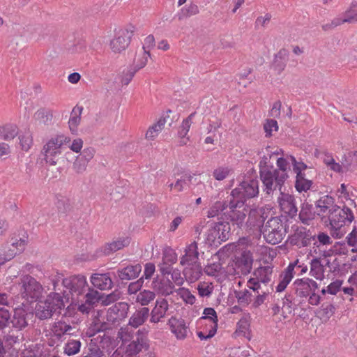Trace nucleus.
<instances>
[{"label": "nucleus", "instance_id": "28", "mask_svg": "<svg viewBox=\"0 0 357 357\" xmlns=\"http://www.w3.org/2000/svg\"><path fill=\"white\" fill-rule=\"evenodd\" d=\"M289 59V51L284 48L279 50L275 55L273 63L274 70L280 75L285 68Z\"/></svg>", "mask_w": 357, "mask_h": 357}, {"label": "nucleus", "instance_id": "13", "mask_svg": "<svg viewBox=\"0 0 357 357\" xmlns=\"http://www.w3.org/2000/svg\"><path fill=\"white\" fill-rule=\"evenodd\" d=\"M293 233L288 236L287 243L298 248L307 247L312 241L315 240V236L312 234L310 229L302 227L296 226L292 227Z\"/></svg>", "mask_w": 357, "mask_h": 357}, {"label": "nucleus", "instance_id": "43", "mask_svg": "<svg viewBox=\"0 0 357 357\" xmlns=\"http://www.w3.org/2000/svg\"><path fill=\"white\" fill-rule=\"evenodd\" d=\"M166 123L165 118H161L158 121L151 126L146 133V138L149 140L154 139L163 129Z\"/></svg>", "mask_w": 357, "mask_h": 357}, {"label": "nucleus", "instance_id": "27", "mask_svg": "<svg viewBox=\"0 0 357 357\" xmlns=\"http://www.w3.org/2000/svg\"><path fill=\"white\" fill-rule=\"evenodd\" d=\"M249 318L248 317H243L237 322L236 331L232 335L234 338L243 337L249 340H250V324Z\"/></svg>", "mask_w": 357, "mask_h": 357}, {"label": "nucleus", "instance_id": "34", "mask_svg": "<svg viewBox=\"0 0 357 357\" xmlns=\"http://www.w3.org/2000/svg\"><path fill=\"white\" fill-rule=\"evenodd\" d=\"M315 213L317 211H314L312 204L303 203L298 215L303 224L309 225V222L314 218Z\"/></svg>", "mask_w": 357, "mask_h": 357}, {"label": "nucleus", "instance_id": "62", "mask_svg": "<svg viewBox=\"0 0 357 357\" xmlns=\"http://www.w3.org/2000/svg\"><path fill=\"white\" fill-rule=\"evenodd\" d=\"M192 176L189 174H185L181 178H178L174 185V188L178 192H181L187 182H191Z\"/></svg>", "mask_w": 357, "mask_h": 357}, {"label": "nucleus", "instance_id": "22", "mask_svg": "<svg viewBox=\"0 0 357 357\" xmlns=\"http://www.w3.org/2000/svg\"><path fill=\"white\" fill-rule=\"evenodd\" d=\"M168 302L166 299L162 298L157 300L155 305L150 313V321L152 323H158L166 315L168 310Z\"/></svg>", "mask_w": 357, "mask_h": 357}, {"label": "nucleus", "instance_id": "4", "mask_svg": "<svg viewBox=\"0 0 357 357\" xmlns=\"http://www.w3.org/2000/svg\"><path fill=\"white\" fill-rule=\"evenodd\" d=\"M70 138L64 135H56L49 139L43 145L40 154L50 165L57 164L59 156L70 142Z\"/></svg>", "mask_w": 357, "mask_h": 357}, {"label": "nucleus", "instance_id": "50", "mask_svg": "<svg viewBox=\"0 0 357 357\" xmlns=\"http://www.w3.org/2000/svg\"><path fill=\"white\" fill-rule=\"evenodd\" d=\"M3 342H5L6 348L8 347L9 349L12 348L13 346L20 342V337L19 335H15L13 330H8V332L3 336V338L1 339Z\"/></svg>", "mask_w": 357, "mask_h": 357}, {"label": "nucleus", "instance_id": "51", "mask_svg": "<svg viewBox=\"0 0 357 357\" xmlns=\"http://www.w3.org/2000/svg\"><path fill=\"white\" fill-rule=\"evenodd\" d=\"M84 298L86 304L93 306L101 301V294L96 290L89 289V291L86 294Z\"/></svg>", "mask_w": 357, "mask_h": 357}, {"label": "nucleus", "instance_id": "37", "mask_svg": "<svg viewBox=\"0 0 357 357\" xmlns=\"http://www.w3.org/2000/svg\"><path fill=\"white\" fill-rule=\"evenodd\" d=\"M253 259L250 253H243L237 261L238 267L241 268L242 274L249 273L252 269Z\"/></svg>", "mask_w": 357, "mask_h": 357}, {"label": "nucleus", "instance_id": "26", "mask_svg": "<svg viewBox=\"0 0 357 357\" xmlns=\"http://www.w3.org/2000/svg\"><path fill=\"white\" fill-rule=\"evenodd\" d=\"M130 243V238L129 237H120L116 241L106 243L102 247V250L104 255H109L114 252L128 246Z\"/></svg>", "mask_w": 357, "mask_h": 357}, {"label": "nucleus", "instance_id": "29", "mask_svg": "<svg viewBox=\"0 0 357 357\" xmlns=\"http://www.w3.org/2000/svg\"><path fill=\"white\" fill-rule=\"evenodd\" d=\"M291 159L293 164L294 172L296 175L298 176L301 174V177H304L312 181L314 177L313 169L308 168L307 166L302 162H297L296 158L293 156L291 157Z\"/></svg>", "mask_w": 357, "mask_h": 357}, {"label": "nucleus", "instance_id": "59", "mask_svg": "<svg viewBox=\"0 0 357 357\" xmlns=\"http://www.w3.org/2000/svg\"><path fill=\"white\" fill-rule=\"evenodd\" d=\"M24 241H22V240H20L19 242L13 243L12 246L13 247L14 249H11V248L9 249V250H8L9 253L7 255H5V257L3 258L4 260L9 261L11 259H13L17 253V251L15 250V249L17 250L19 252H21L24 250Z\"/></svg>", "mask_w": 357, "mask_h": 357}, {"label": "nucleus", "instance_id": "18", "mask_svg": "<svg viewBox=\"0 0 357 357\" xmlns=\"http://www.w3.org/2000/svg\"><path fill=\"white\" fill-rule=\"evenodd\" d=\"M151 287L158 294L168 296L174 292V285L169 278L157 276L152 281Z\"/></svg>", "mask_w": 357, "mask_h": 357}, {"label": "nucleus", "instance_id": "6", "mask_svg": "<svg viewBox=\"0 0 357 357\" xmlns=\"http://www.w3.org/2000/svg\"><path fill=\"white\" fill-rule=\"evenodd\" d=\"M287 229L286 222H283L279 217H273L262 226L261 231L268 243L276 245L284 238Z\"/></svg>", "mask_w": 357, "mask_h": 357}, {"label": "nucleus", "instance_id": "19", "mask_svg": "<svg viewBox=\"0 0 357 357\" xmlns=\"http://www.w3.org/2000/svg\"><path fill=\"white\" fill-rule=\"evenodd\" d=\"M298 260L290 263L289 266L281 273L279 277V284L276 287V291H283L292 280L294 275V268L297 266Z\"/></svg>", "mask_w": 357, "mask_h": 357}, {"label": "nucleus", "instance_id": "24", "mask_svg": "<svg viewBox=\"0 0 357 357\" xmlns=\"http://www.w3.org/2000/svg\"><path fill=\"white\" fill-rule=\"evenodd\" d=\"M168 324L171 327L172 332L178 339L183 340L186 337L188 328L183 319H178L172 317L169 319Z\"/></svg>", "mask_w": 357, "mask_h": 357}, {"label": "nucleus", "instance_id": "30", "mask_svg": "<svg viewBox=\"0 0 357 357\" xmlns=\"http://www.w3.org/2000/svg\"><path fill=\"white\" fill-rule=\"evenodd\" d=\"M273 290L272 285H265V287H261V289L252 290L255 294L254 296L255 298L252 299V307L257 308L264 303Z\"/></svg>", "mask_w": 357, "mask_h": 357}, {"label": "nucleus", "instance_id": "35", "mask_svg": "<svg viewBox=\"0 0 357 357\" xmlns=\"http://www.w3.org/2000/svg\"><path fill=\"white\" fill-rule=\"evenodd\" d=\"M262 217L255 210H250L248 214V218H246L245 224L243 227L252 229L255 227L259 228L261 226Z\"/></svg>", "mask_w": 357, "mask_h": 357}, {"label": "nucleus", "instance_id": "56", "mask_svg": "<svg viewBox=\"0 0 357 357\" xmlns=\"http://www.w3.org/2000/svg\"><path fill=\"white\" fill-rule=\"evenodd\" d=\"M204 314L201 319H205L208 321V324L213 326V324H218V315L215 310L212 307H206L204 310Z\"/></svg>", "mask_w": 357, "mask_h": 357}, {"label": "nucleus", "instance_id": "52", "mask_svg": "<svg viewBox=\"0 0 357 357\" xmlns=\"http://www.w3.org/2000/svg\"><path fill=\"white\" fill-rule=\"evenodd\" d=\"M197 289L201 297H209L213 291V285L211 282H202L198 284Z\"/></svg>", "mask_w": 357, "mask_h": 357}, {"label": "nucleus", "instance_id": "12", "mask_svg": "<svg viewBox=\"0 0 357 357\" xmlns=\"http://www.w3.org/2000/svg\"><path fill=\"white\" fill-rule=\"evenodd\" d=\"M273 266H260L252 273V277L248 281V286L252 290L261 289V287L267 285L273 275Z\"/></svg>", "mask_w": 357, "mask_h": 357}, {"label": "nucleus", "instance_id": "16", "mask_svg": "<svg viewBox=\"0 0 357 357\" xmlns=\"http://www.w3.org/2000/svg\"><path fill=\"white\" fill-rule=\"evenodd\" d=\"M294 286L296 295L300 298H306L312 292L319 290L317 282L307 278L296 280Z\"/></svg>", "mask_w": 357, "mask_h": 357}, {"label": "nucleus", "instance_id": "47", "mask_svg": "<svg viewBox=\"0 0 357 357\" xmlns=\"http://www.w3.org/2000/svg\"><path fill=\"white\" fill-rule=\"evenodd\" d=\"M155 298V294L153 291L150 290H144L140 291L136 298V301L137 303H140L142 305H147Z\"/></svg>", "mask_w": 357, "mask_h": 357}, {"label": "nucleus", "instance_id": "48", "mask_svg": "<svg viewBox=\"0 0 357 357\" xmlns=\"http://www.w3.org/2000/svg\"><path fill=\"white\" fill-rule=\"evenodd\" d=\"M335 308L333 304L324 303L318 310L319 317L324 320L328 319L335 313Z\"/></svg>", "mask_w": 357, "mask_h": 357}, {"label": "nucleus", "instance_id": "60", "mask_svg": "<svg viewBox=\"0 0 357 357\" xmlns=\"http://www.w3.org/2000/svg\"><path fill=\"white\" fill-rule=\"evenodd\" d=\"M343 15L347 16V23L357 22V3L353 2Z\"/></svg>", "mask_w": 357, "mask_h": 357}, {"label": "nucleus", "instance_id": "61", "mask_svg": "<svg viewBox=\"0 0 357 357\" xmlns=\"http://www.w3.org/2000/svg\"><path fill=\"white\" fill-rule=\"evenodd\" d=\"M199 12V8L196 4L190 3L188 6H185L181 9V16L179 17L181 20L182 17H188L198 14Z\"/></svg>", "mask_w": 357, "mask_h": 357}, {"label": "nucleus", "instance_id": "8", "mask_svg": "<svg viewBox=\"0 0 357 357\" xmlns=\"http://www.w3.org/2000/svg\"><path fill=\"white\" fill-rule=\"evenodd\" d=\"M248 206L237 197L234 199L230 197L229 200V210L226 220L238 228L243 227L245 220L250 211Z\"/></svg>", "mask_w": 357, "mask_h": 357}, {"label": "nucleus", "instance_id": "15", "mask_svg": "<svg viewBox=\"0 0 357 357\" xmlns=\"http://www.w3.org/2000/svg\"><path fill=\"white\" fill-rule=\"evenodd\" d=\"M130 305L126 302H119L110 307L107 312V321L115 325L127 317Z\"/></svg>", "mask_w": 357, "mask_h": 357}, {"label": "nucleus", "instance_id": "38", "mask_svg": "<svg viewBox=\"0 0 357 357\" xmlns=\"http://www.w3.org/2000/svg\"><path fill=\"white\" fill-rule=\"evenodd\" d=\"M82 110V107L77 105L73 109L71 112L68 124L70 130L72 132H75L77 130V126L81 121V114Z\"/></svg>", "mask_w": 357, "mask_h": 357}, {"label": "nucleus", "instance_id": "10", "mask_svg": "<svg viewBox=\"0 0 357 357\" xmlns=\"http://www.w3.org/2000/svg\"><path fill=\"white\" fill-rule=\"evenodd\" d=\"M259 192V181L257 176H248L238 188L231 192L230 197L236 199L238 197L240 200L245 203L248 199L257 197Z\"/></svg>", "mask_w": 357, "mask_h": 357}, {"label": "nucleus", "instance_id": "39", "mask_svg": "<svg viewBox=\"0 0 357 357\" xmlns=\"http://www.w3.org/2000/svg\"><path fill=\"white\" fill-rule=\"evenodd\" d=\"M18 134V128L15 125L7 124L0 126V138L5 141L13 139Z\"/></svg>", "mask_w": 357, "mask_h": 357}, {"label": "nucleus", "instance_id": "58", "mask_svg": "<svg viewBox=\"0 0 357 357\" xmlns=\"http://www.w3.org/2000/svg\"><path fill=\"white\" fill-rule=\"evenodd\" d=\"M276 165L277 167H275V169L288 178V171L290 170L289 162L283 158H278L276 160Z\"/></svg>", "mask_w": 357, "mask_h": 357}, {"label": "nucleus", "instance_id": "49", "mask_svg": "<svg viewBox=\"0 0 357 357\" xmlns=\"http://www.w3.org/2000/svg\"><path fill=\"white\" fill-rule=\"evenodd\" d=\"M81 342L77 340H69L64 347V352L68 356L74 355L79 351Z\"/></svg>", "mask_w": 357, "mask_h": 357}, {"label": "nucleus", "instance_id": "31", "mask_svg": "<svg viewBox=\"0 0 357 357\" xmlns=\"http://www.w3.org/2000/svg\"><path fill=\"white\" fill-rule=\"evenodd\" d=\"M229 207V201H217L213 205L209 208L208 211V218L219 217L223 218V216L227 218V208Z\"/></svg>", "mask_w": 357, "mask_h": 357}, {"label": "nucleus", "instance_id": "36", "mask_svg": "<svg viewBox=\"0 0 357 357\" xmlns=\"http://www.w3.org/2000/svg\"><path fill=\"white\" fill-rule=\"evenodd\" d=\"M73 329L72 326L67 324L64 321L54 322L52 326L51 331L54 336L57 339H61L64 335L70 334V331Z\"/></svg>", "mask_w": 357, "mask_h": 357}, {"label": "nucleus", "instance_id": "57", "mask_svg": "<svg viewBox=\"0 0 357 357\" xmlns=\"http://www.w3.org/2000/svg\"><path fill=\"white\" fill-rule=\"evenodd\" d=\"M195 114L196 112H192L183 121L182 124L178 130L179 137H186L190 130L192 118L195 116Z\"/></svg>", "mask_w": 357, "mask_h": 357}, {"label": "nucleus", "instance_id": "45", "mask_svg": "<svg viewBox=\"0 0 357 357\" xmlns=\"http://www.w3.org/2000/svg\"><path fill=\"white\" fill-rule=\"evenodd\" d=\"M313 186V181H310L309 179H306L304 177H301V175L296 176L295 188L299 192H307L311 189Z\"/></svg>", "mask_w": 357, "mask_h": 357}, {"label": "nucleus", "instance_id": "25", "mask_svg": "<svg viewBox=\"0 0 357 357\" xmlns=\"http://www.w3.org/2000/svg\"><path fill=\"white\" fill-rule=\"evenodd\" d=\"M142 266L139 264L129 265L123 268L117 270V275L119 279L123 280H131L137 278L142 271Z\"/></svg>", "mask_w": 357, "mask_h": 357}, {"label": "nucleus", "instance_id": "3", "mask_svg": "<svg viewBox=\"0 0 357 357\" xmlns=\"http://www.w3.org/2000/svg\"><path fill=\"white\" fill-rule=\"evenodd\" d=\"M64 307L65 304L60 293H50L44 301L36 303L35 316L40 321L48 320L54 315H59Z\"/></svg>", "mask_w": 357, "mask_h": 357}, {"label": "nucleus", "instance_id": "40", "mask_svg": "<svg viewBox=\"0 0 357 357\" xmlns=\"http://www.w3.org/2000/svg\"><path fill=\"white\" fill-rule=\"evenodd\" d=\"M220 228H217L215 223L213 224L207 231L206 237V243L209 245H215L221 244L222 241H220Z\"/></svg>", "mask_w": 357, "mask_h": 357}, {"label": "nucleus", "instance_id": "17", "mask_svg": "<svg viewBox=\"0 0 357 357\" xmlns=\"http://www.w3.org/2000/svg\"><path fill=\"white\" fill-rule=\"evenodd\" d=\"M337 206L335 204L333 197L329 195H324L320 197L315 203L317 214L322 218L326 215L328 217Z\"/></svg>", "mask_w": 357, "mask_h": 357}, {"label": "nucleus", "instance_id": "33", "mask_svg": "<svg viewBox=\"0 0 357 357\" xmlns=\"http://www.w3.org/2000/svg\"><path fill=\"white\" fill-rule=\"evenodd\" d=\"M280 205L282 211L290 218H292L297 215L298 209L293 197L287 195L280 202Z\"/></svg>", "mask_w": 357, "mask_h": 357}, {"label": "nucleus", "instance_id": "32", "mask_svg": "<svg viewBox=\"0 0 357 357\" xmlns=\"http://www.w3.org/2000/svg\"><path fill=\"white\" fill-rule=\"evenodd\" d=\"M188 266L183 270V275L187 280L190 282L197 281L202 275V268L199 263L187 264Z\"/></svg>", "mask_w": 357, "mask_h": 357}, {"label": "nucleus", "instance_id": "46", "mask_svg": "<svg viewBox=\"0 0 357 357\" xmlns=\"http://www.w3.org/2000/svg\"><path fill=\"white\" fill-rule=\"evenodd\" d=\"M235 296L237 298L238 303L242 306H247L252 301L253 295L247 289L241 291H236Z\"/></svg>", "mask_w": 357, "mask_h": 357}, {"label": "nucleus", "instance_id": "20", "mask_svg": "<svg viewBox=\"0 0 357 357\" xmlns=\"http://www.w3.org/2000/svg\"><path fill=\"white\" fill-rule=\"evenodd\" d=\"M198 245L196 241H193L185 249V254L181 258L180 264L183 266L198 263L199 259Z\"/></svg>", "mask_w": 357, "mask_h": 357}, {"label": "nucleus", "instance_id": "53", "mask_svg": "<svg viewBox=\"0 0 357 357\" xmlns=\"http://www.w3.org/2000/svg\"><path fill=\"white\" fill-rule=\"evenodd\" d=\"M323 265L319 258L313 259L311 261L310 273L317 279H321L323 275Z\"/></svg>", "mask_w": 357, "mask_h": 357}, {"label": "nucleus", "instance_id": "64", "mask_svg": "<svg viewBox=\"0 0 357 357\" xmlns=\"http://www.w3.org/2000/svg\"><path fill=\"white\" fill-rule=\"evenodd\" d=\"M162 260L165 264H172L177 261V255L172 249H167L164 251Z\"/></svg>", "mask_w": 357, "mask_h": 357}, {"label": "nucleus", "instance_id": "11", "mask_svg": "<svg viewBox=\"0 0 357 357\" xmlns=\"http://www.w3.org/2000/svg\"><path fill=\"white\" fill-rule=\"evenodd\" d=\"M62 286L66 289L63 291V297L68 299L69 298V294L72 296L82 294L88 287L86 278L81 275L63 279Z\"/></svg>", "mask_w": 357, "mask_h": 357}, {"label": "nucleus", "instance_id": "14", "mask_svg": "<svg viewBox=\"0 0 357 357\" xmlns=\"http://www.w3.org/2000/svg\"><path fill=\"white\" fill-rule=\"evenodd\" d=\"M135 31V27L132 25H129L125 29L119 30L110 42L112 50L116 53L125 50L128 47Z\"/></svg>", "mask_w": 357, "mask_h": 357}, {"label": "nucleus", "instance_id": "2", "mask_svg": "<svg viewBox=\"0 0 357 357\" xmlns=\"http://www.w3.org/2000/svg\"><path fill=\"white\" fill-rule=\"evenodd\" d=\"M149 331L146 328H139L137 332L128 327L121 328L119 332V337L123 342H130L126 351L128 355H136L143 349L147 350L149 347L148 340Z\"/></svg>", "mask_w": 357, "mask_h": 357}, {"label": "nucleus", "instance_id": "23", "mask_svg": "<svg viewBox=\"0 0 357 357\" xmlns=\"http://www.w3.org/2000/svg\"><path fill=\"white\" fill-rule=\"evenodd\" d=\"M150 316L149 309L146 307L137 310L130 317L127 326L137 328L143 325Z\"/></svg>", "mask_w": 357, "mask_h": 357}, {"label": "nucleus", "instance_id": "21", "mask_svg": "<svg viewBox=\"0 0 357 357\" xmlns=\"http://www.w3.org/2000/svg\"><path fill=\"white\" fill-rule=\"evenodd\" d=\"M92 284L100 289H110L113 287V281L110 277V273H94L91 276Z\"/></svg>", "mask_w": 357, "mask_h": 357}, {"label": "nucleus", "instance_id": "54", "mask_svg": "<svg viewBox=\"0 0 357 357\" xmlns=\"http://www.w3.org/2000/svg\"><path fill=\"white\" fill-rule=\"evenodd\" d=\"M333 241L331 238L326 233L319 232L317 236V240L314 243V252H316V248H319L321 245H328L332 244Z\"/></svg>", "mask_w": 357, "mask_h": 357}, {"label": "nucleus", "instance_id": "44", "mask_svg": "<svg viewBox=\"0 0 357 357\" xmlns=\"http://www.w3.org/2000/svg\"><path fill=\"white\" fill-rule=\"evenodd\" d=\"M149 56L150 54L148 55L147 52L140 50L139 52H136L131 68L136 70V71H138L146 66Z\"/></svg>", "mask_w": 357, "mask_h": 357}, {"label": "nucleus", "instance_id": "1", "mask_svg": "<svg viewBox=\"0 0 357 357\" xmlns=\"http://www.w3.org/2000/svg\"><path fill=\"white\" fill-rule=\"evenodd\" d=\"M271 158V156L269 158L264 156L259 162V174L264 191L267 195L273 194L278 190L282 193V188L287 177L275 169V167L270 162Z\"/></svg>", "mask_w": 357, "mask_h": 357}, {"label": "nucleus", "instance_id": "5", "mask_svg": "<svg viewBox=\"0 0 357 357\" xmlns=\"http://www.w3.org/2000/svg\"><path fill=\"white\" fill-rule=\"evenodd\" d=\"M331 225V234L335 238H341L346 233L344 227L351 223L354 220V215L351 210L344 206L340 208L337 206L328 216Z\"/></svg>", "mask_w": 357, "mask_h": 357}, {"label": "nucleus", "instance_id": "63", "mask_svg": "<svg viewBox=\"0 0 357 357\" xmlns=\"http://www.w3.org/2000/svg\"><path fill=\"white\" fill-rule=\"evenodd\" d=\"M264 130L266 132V137H271L272 131L278 130V122L275 119H267L264 124Z\"/></svg>", "mask_w": 357, "mask_h": 357}, {"label": "nucleus", "instance_id": "41", "mask_svg": "<svg viewBox=\"0 0 357 357\" xmlns=\"http://www.w3.org/2000/svg\"><path fill=\"white\" fill-rule=\"evenodd\" d=\"M12 328V315L8 310L0 308V331L6 333L7 329Z\"/></svg>", "mask_w": 357, "mask_h": 357}, {"label": "nucleus", "instance_id": "55", "mask_svg": "<svg viewBox=\"0 0 357 357\" xmlns=\"http://www.w3.org/2000/svg\"><path fill=\"white\" fill-rule=\"evenodd\" d=\"M217 228H220V241L225 242L229 238L230 225L229 222H215Z\"/></svg>", "mask_w": 357, "mask_h": 357}, {"label": "nucleus", "instance_id": "42", "mask_svg": "<svg viewBox=\"0 0 357 357\" xmlns=\"http://www.w3.org/2000/svg\"><path fill=\"white\" fill-rule=\"evenodd\" d=\"M34 118L40 123L50 125L52 121L53 113L51 109L40 108L35 112Z\"/></svg>", "mask_w": 357, "mask_h": 357}, {"label": "nucleus", "instance_id": "7", "mask_svg": "<svg viewBox=\"0 0 357 357\" xmlns=\"http://www.w3.org/2000/svg\"><path fill=\"white\" fill-rule=\"evenodd\" d=\"M20 286L21 297L15 296V299H26L27 301H36L42 296L43 287L33 277L29 275H24L20 278L19 282Z\"/></svg>", "mask_w": 357, "mask_h": 357}, {"label": "nucleus", "instance_id": "9", "mask_svg": "<svg viewBox=\"0 0 357 357\" xmlns=\"http://www.w3.org/2000/svg\"><path fill=\"white\" fill-rule=\"evenodd\" d=\"M12 308V328L17 331L26 329L33 317V313L29 311L27 303L25 301L13 302Z\"/></svg>", "mask_w": 357, "mask_h": 357}]
</instances>
